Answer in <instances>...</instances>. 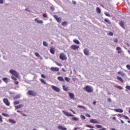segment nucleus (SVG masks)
<instances>
[{"label":"nucleus","instance_id":"obj_1","mask_svg":"<svg viewBox=\"0 0 130 130\" xmlns=\"http://www.w3.org/2000/svg\"><path fill=\"white\" fill-rule=\"evenodd\" d=\"M84 90L88 93H93V87L90 85H87L85 87H84Z\"/></svg>","mask_w":130,"mask_h":130},{"label":"nucleus","instance_id":"obj_2","mask_svg":"<svg viewBox=\"0 0 130 130\" xmlns=\"http://www.w3.org/2000/svg\"><path fill=\"white\" fill-rule=\"evenodd\" d=\"M9 73H10L11 75H13V76H15L16 78L19 77V73L14 70H10Z\"/></svg>","mask_w":130,"mask_h":130},{"label":"nucleus","instance_id":"obj_3","mask_svg":"<svg viewBox=\"0 0 130 130\" xmlns=\"http://www.w3.org/2000/svg\"><path fill=\"white\" fill-rule=\"evenodd\" d=\"M59 58L60 59H61V60H66V59H67V57H66L64 54L61 53L60 54Z\"/></svg>","mask_w":130,"mask_h":130},{"label":"nucleus","instance_id":"obj_4","mask_svg":"<svg viewBox=\"0 0 130 130\" xmlns=\"http://www.w3.org/2000/svg\"><path fill=\"white\" fill-rule=\"evenodd\" d=\"M51 88H52V89H53V90H54V91H56V92H60V89H59V88H58L54 85H52Z\"/></svg>","mask_w":130,"mask_h":130},{"label":"nucleus","instance_id":"obj_5","mask_svg":"<svg viewBox=\"0 0 130 130\" xmlns=\"http://www.w3.org/2000/svg\"><path fill=\"white\" fill-rule=\"evenodd\" d=\"M27 94H28V95H30L31 96H36V92H34L33 90H28Z\"/></svg>","mask_w":130,"mask_h":130},{"label":"nucleus","instance_id":"obj_6","mask_svg":"<svg viewBox=\"0 0 130 130\" xmlns=\"http://www.w3.org/2000/svg\"><path fill=\"white\" fill-rule=\"evenodd\" d=\"M90 122H91V123H99L100 121L96 119H91L90 120Z\"/></svg>","mask_w":130,"mask_h":130},{"label":"nucleus","instance_id":"obj_7","mask_svg":"<svg viewBox=\"0 0 130 130\" xmlns=\"http://www.w3.org/2000/svg\"><path fill=\"white\" fill-rule=\"evenodd\" d=\"M124 24H125V22L124 21L121 20L120 22H119V24L120 25V27L123 28V29H125L124 27Z\"/></svg>","mask_w":130,"mask_h":130},{"label":"nucleus","instance_id":"obj_8","mask_svg":"<svg viewBox=\"0 0 130 130\" xmlns=\"http://www.w3.org/2000/svg\"><path fill=\"white\" fill-rule=\"evenodd\" d=\"M70 48H71L73 50H76V49H79V47L77 45H73L71 46Z\"/></svg>","mask_w":130,"mask_h":130},{"label":"nucleus","instance_id":"obj_9","mask_svg":"<svg viewBox=\"0 0 130 130\" xmlns=\"http://www.w3.org/2000/svg\"><path fill=\"white\" fill-rule=\"evenodd\" d=\"M63 113L66 115V116H69V117H74V115H72V114H70L69 112H66L64 111H62Z\"/></svg>","mask_w":130,"mask_h":130},{"label":"nucleus","instance_id":"obj_10","mask_svg":"<svg viewBox=\"0 0 130 130\" xmlns=\"http://www.w3.org/2000/svg\"><path fill=\"white\" fill-rule=\"evenodd\" d=\"M3 102L7 106H9L10 105V102H9V100H8V99H4Z\"/></svg>","mask_w":130,"mask_h":130},{"label":"nucleus","instance_id":"obj_11","mask_svg":"<svg viewBox=\"0 0 130 130\" xmlns=\"http://www.w3.org/2000/svg\"><path fill=\"white\" fill-rule=\"evenodd\" d=\"M69 95L70 99H72L73 100H75V94L72 92L69 93Z\"/></svg>","mask_w":130,"mask_h":130},{"label":"nucleus","instance_id":"obj_12","mask_svg":"<svg viewBox=\"0 0 130 130\" xmlns=\"http://www.w3.org/2000/svg\"><path fill=\"white\" fill-rule=\"evenodd\" d=\"M50 70L51 71H53V72H58L59 71V69H58V68L57 67H51L50 68Z\"/></svg>","mask_w":130,"mask_h":130},{"label":"nucleus","instance_id":"obj_13","mask_svg":"<svg viewBox=\"0 0 130 130\" xmlns=\"http://www.w3.org/2000/svg\"><path fill=\"white\" fill-rule=\"evenodd\" d=\"M114 111H116V112H119L120 113H122V112H123V110L121 109H115Z\"/></svg>","mask_w":130,"mask_h":130},{"label":"nucleus","instance_id":"obj_14","mask_svg":"<svg viewBox=\"0 0 130 130\" xmlns=\"http://www.w3.org/2000/svg\"><path fill=\"white\" fill-rule=\"evenodd\" d=\"M83 52L85 55H88L89 54V50L88 49H84Z\"/></svg>","mask_w":130,"mask_h":130},{"label":"nucleus","instance_id":"obj_15","mask_svg":"<svg viewBox=\"0 0 130 130\" xmlns=\"http://www.w3.org/2000/svg\"><path fill=\"white\" fill-rule=\"evenodd\" d=\"M50 51L52 54H54L55 52V49L54 48H51Z\"/></svg>","mask_w":130,"mask_h":130},{"label":"nucleus","instance_id":"obj_16","mask_svg":"<svg viewBox=\"0 0 130 130\" xmlns=\"http://www.w3.org/2000/svg\"><path fill=\"white\" fill-rule=\"evenodd\" d=\"M116 49V50H118V53H121V52H122V50H121V48L120 47H117Z\"/></svg>","mask_w":130,"mask_h":130},{"label":"nucleus","instance_id":"obj_17","mask_svg":"<svg viewBox=\"0 0 130 130\" xmlns=\"http://www.w3.org/2000/svg\"><path fill=\"white\" fill-rule=\"evenodd\" d=\"M35 22H37L38 24H42L43 23V21L42 20H39L38 18H36L35 19Z\"/></svg>","mask_w":130,"mask_h":130},{"label":"nucleus","instance_id":"obj_18","mask_svg":"<svg viewBox=\"0 0 130 130\" xmlns=\"http://www.w3.org/2000/svg\"><path fill=\"white\" fill-rule=\"evenodd\" d=\"M57 80L59 81H60L61 82H64V79H63V78L61 76H59L57 77Z\"/></svg>","mask_w":130,"mask_h":130},{"label":"nucleus","instance_id":"obj_19","mask_svg":"<svg viewBox=\"0 0 130 130\" xmlns=\"http://www.w3.org/2000/svg\"><path fill=\"white\" fill-rule=\"evenodd\" d=\"M117 80H118V81H120V82H121V83H123V79H122V78H121V77H119V76H117L116 77Z\"/></svg>","mask_w":130,"mask_h":130},{"label":"nucleus","instance_id":"obj_20","mask_svg":"<svg viewBox=\"0 0 130 130\" xmlns=\"http://www.w3.org/2000/svg\"><path fill=\"white\" fill-rule=\"evenodd\" d=\"M118 75H120L121 76H122V77H124V76H125V74L121 71L118 72Z\"/></svg>","mask_w":130,"mask_h":130},{"label":"nucleus","instance_id":"obj_21","mask_svg":"<svg viewBox=\"0 0 130 130\" xmlns=\"http://www.w3.org/2000/svg\"><path fill=\"white\" fill-rule=\"evenodd\" d=\"M21 97H22V95L20 94H18L15 96L14 99H20V98H21Z\"/></svg>","mask_w":130,"mask_h":130},{"label":"nucleus","instance_id":"obj_22","mask_svg":"<svg viewBox=\"0 0 130 130\" xmlns=\"http://www.w3.org/2000/svg\"><path fill=\"white\" fill-rule=\"evenodd\" d=\"M58 129H61V130H67V127H63L62 126H58Z\"/></svg>","mask_w":130,"mask_h":130},{"label":"nucleus","instance_id":"obj_23","mask_svg":"<svg viewBox=\"0 0 130 130\" xmlns=\"http://www.w3.org/2000/svg\"><path fill=\"white\" fill-rule=\"evenodd\" d=\"M23 106H24L23 105L20 104L18 106H15V107L16 109H19V108H21V107H23Z\"/></svg>","mask_w":130,"mask_h":130},{"label":"nucleus","instance_id":"obj_24","mask_svg":"<svg viewBox=\"0 0 130 130\" xmlns=\"http://www.w3.org/2000/svg\"><path fill=\"white\" fill-rule=\"evenodd\" d=\"M105 22H106V23H108V24H111V21L107 18L105 19Z\"/></svg>","mask_w":130,"mask_h":130},{"label":"nucleus","instance_id":"obj_25","mask_svg":"<svg viewBox=\"0 0 130 130\" xmlns=\"http://www.w3.org/2000/svg\"><path fill=\"white\" fill-rule=\"evenodd\" d=\"M73 42L74 43H76V44H80V41L77 39H75L73 40Z\"/></svg>","mask_w":130,"mask_h":130},{"label":"nucleus","instance_id":"obj_26","mask_svg":"<svg viewBox=\"0 0 130 130\" xmlns=\"http://www.w3.org/2000/svg\"><path fill=\"white\" fill-rule=\"evenodd\" d=\"M96 12L98 14H101V10H100V8H99V7H98L96 8Z\"/></svg>","mask_w":130,"mask_h":130},{"label":"nucleus","instance_id":"obj_27","mask_svg":"<svg viewBox=\"0 0 130 130\" xmlns=\"http://www.w3.org/2000/svg\"><path fill=\"white\" fill-rule=\"evenodd\" d=\"M9 121L10 122H11V123H16L15 121H14V120L12 119H9Z\"/></svg>","mask_w":130,"mask_h":130},{"label":"nucleus","instance_id":"obj_28","mask_svg":"<svg viewBox=\"0 0 130 130\" xmlns=\"http://www.w3.org/2000/svg\"><path fill=\"white\" fill-rule=\"evenodd\" d=\"M3 81L5 82V83H8V78L4 77L2 79Z\"/></svg>","mask_w":130,"mask_h":130},{"label":"nucleus","instance_id":"obj_29","mask_svg":"<svg viewBox=\"0 0 130 130\" xmlns=\"http://www.w3.org/2000/svg\"><path fill=\"white\" fill-rule=\"evenodd\" d=\"M56 20L57 22H58V23H61V18L60 17L58 18Z\"/></svg>","mask_w":130,"mask_h":130},{"label":"nucleus","instance_id":"obj_30","mask_svg":"<svg viewBox=\"0 0 130 130\" xmlns=\"http://www.w3.org/2000/svg\"><path fill=\"white\" fill-rule=\"evenodd\" d=\"M43 44L44 45V46H48V44H47V42H46V41H44L43 42Z\"/></svg>","mask_w":130,"mask_h":130},{"label":"nucleus","instance_id":"obj_31","mask_svg":"<svg viewBox=\"0 0 130 130\" xmlns=\"http://www.w3.org/2000/svg\"><path fill=\"white\" fill-rule=\"evenodd\" d=\"M11 79H12V80H14V81H17V77H15V76H11Z\"/></svg>","mask_w":130,"mask_h":130},{"label":"nucleus","instance_id":"obj_32","mask_svg":"<svg viewBox=\"0 0 130 130\" xmlns=\"http://www.w3.org/2000/svg\"><path fill=\"white\" fill-rule=\"evenodd\" d=\"M95 126L97 127V128H102V125H95Z\"/></svg>","mask_w":130,"mask_h":130},{"label":"nucleus","instance_id":"obj_33","mask_svg":"<svg viewBox=\"0 0 130 130\" xmlns=\"http://www.w3.org/2000/svg\"><path fill=\"white\" fill-rule=\"evenodd\" d=\"M67 24H68V22H67L66 21H64L61 23V25L62 26H66V25H67Z\"/></svg>","mask_w":130,"mask_h":130},{"label":"nucleus","instance_id":"obj_34","mask_svg":"<svg viewBox=\"0 0 130 130\" xmlns=\"http://www.w3.org/2000/svg\"><path fill=\"white\" fill-rule=\"evenodd\" d=\"M70 80H71V78L67 77H65V80L66 81V82H70Z\"/></svg>","mask_w":130,"mask_h":130},{"label":"nucleus","instance_id":"obj_35","mask_svg":"<svg viewBox=\"0 0 130 130\" xmlns=\"http://www.w3.org/2000/svg\"><path fill=\"white\" fill-rule=\"evenodd\" d=\"M72 119H73V120H75L76 121H78L79 120V118L76 117L72 118Z\"/></svg>","mask_w":130,"mask_h":130},{"label":"nucleus","instance_id":"obj_36","mask_svg":"<svg viewBox=\"0 0 130 130\" xmlns=\"http://www.w3.org/2000/svg\"><path fill=\"white\" fill-rule=\"evenodd\" d=\"M115 87H116V88H117V89H119V90H122V89H123L120 86H116Z\"/></svg>","mask_w":130,"mask_h":130},{"label":"nucleus","instance_id":"obj_37","mask_svg":"<svg viewBox=\"0 0 130 130\" xmlns=\"http://www.w3.org/2000/svg\"><path fill=\"white\" fill-rule=\"evenodd\" d=\"M104 14L107 16V17H111V15H110V14H108L107 12H105Z\"/></svg>","mask_w":130,"mask_h":130},{"label":"nucleus","instance_id":"obj_38","mask_svg":"<svg viewBox=\"0 0 130 130\" xmlns=\"http://www.w3.org/2000/svg\"><path fill=\"white\" fill-rule=\"evenodd\" d=\"M107 35H109V36H113V32H109L107 34Z\"/></svg>","mask_w":130,"mask_h":130},{"label":"nucleus","instance_id":"obj_39","mask_svg":"<svg viewBox=\"0 0 130 130\" xmlns=\"http://www.w3.org/2000/svg\"><path fill=\"white\" fill-rule=\"evenodd\" d=\"M85 126H87V127H90V128H94V126L90 125H86Z\"/></svg>","mask_w":130,"mask_h":130},{"label":"nucleus","instance_id":"obj_40","mask_svg":"<svg viewBox=\"0 0 130 130\" xmlns=\"http://www.w3.org/2000/svg\"><path fill=\"white\" fill-rule=\"evenodd\" d=\"M63 89L64 90V91H68V87H66V86L63 85Z\"/></svg>","mask_w":130,"mask_h":130},{"label":"nucleus","instance_id":"obj_41","mask_svg":"<svg viewBox=\"0 0 130 130\" xmlns=\"http://www.w3.org/2000/svg\"><path fill=\"white\" fill-rule=\"evenodd\" d=\"M78 107H79V108H83V109L86 110V108H85V107L83 106L79 105V106H78Z\"/></svg>","mask_w":130,"mask_h":130},{"label":"nucleus","instance_id":"obj_42","mask_svg":"<svg viewBox=\"0 0 130 130\" xmlns=\"http://www.w3.org/2000/svg\"><path fill=\"white\" fill-rule=\"evenodd\" d=\"M113 41H114V42H115V43H117V42H118V39H113Z\"/></svg>","mask_w":130,"mask_h":130},{"label":"nucleus","instance_id":"obj_43","mask_svg":"<svg viewBox=\"0 0 130 130\" xmlns=\"http://www.w3.org/2000/svg\"><path fill=\"white\" fill-rule=\"evenodd\" d=\"M14 105H17V104H20V102H19L18 101H15L14 102Z\"/></svg>","mask_w":130,"mask_h":130},{"label":"nucleus","instance_id":"obj_44","mask_svg":"<svg viewBox=\"0 0 130 130\" xmlns=\"http://www.w3.org/2000/svg\"><path fill=\"white\" fill-rule=\"evenodd\" d=\"M35 54L36 56H37V57H40V55H39V53H35Z\"/></svg>","mask_w":130,"mask_h":130},{"label":"nucleus","instance_id":"obj_45","mask_svg":"<svg viewBox=\"0 0 130 130\" xmlns=\"http://www.w3.org/2000/svg\"><path fill=\"white\" fill-rule=\"evenodd\" d=\"M43 17L44 18H47V13H44L43 15Z\"/></svg>","mask_w":130,"mask_h":130},{"label":"nucleus","instance_id":"obj_46","mask_svg":"<svg viewBox=\"0 0 130 130\" xmlns=\"http://www.w3.org/2000/svg\"><path fill=\"white\" fill-rule=\"evenodd\" d=\"M123 117H124L125 119H129V118H128V117H127V116L126 115H124Z\"/></svg>","mask_w":130,"mask_h":130},{"label":"nucleus","instance_id":"obj_47","mask_svg":"<svg viewBox=\"0 0 130 130\" xmlns=\"http://www.w3.org/2000/svg\"><path fill=\"white\" fill-rule=\"evenodd\" d=\"M41 82H42V83H43V84H46V82H45V81H44V80L42 79H41Z\"/></svg>","mask_w":130,"mask_h":130},{"label":"nucleus","instance_id":"obj_48","mask_svg":"<svg viewBox=\"0 0 130 130\" xmlns=\"http://www.w3.org/2000/svg\"><path fill=\"white\" fill-rule=\"evenodd\" d=\"M14 83L15 84V85H18L19 82L15 80V81H14Z\"/></svg>","mask_w":130,"mask_h":130},{"label":"nucleus","instance_id":"obj_49","mask_svg":"<svg viewBox=\"0 0 130 130\" xmlns=\"http://www.w3.org/2000/svg\"><path fill=\"white\" fill-rule=\"evenodd\" d=\"M81 118H82V119H86V117H85V116L81 115Z\"/></svg>","mask_w":130,"mask_h":130},{"label":"nucleus","instance_id":"obj_50","mask_svg":"<svg viewBox=\"0 0 130 130\" xmlns=\"http://www.w3.org/2000/svg\"><path fill=\"white\" fill-rule=\"evenodd\" d=\"M126 89H127L128 90H129L130 91V86L127 85L125 86Z\"/></svg>","mask_w":130,"mask_h":130},{"label":"nucleus","instance_id":"obj_51","mask_svg":"<svg viewBox=\"0 0 130 130\" xmlns=\"http://www.w3.org/2000/svg\"><path fill=\"white\" fill-rule=\"evenodd\" d=\"M25 11H26V12H28V13H31V11H30L28 8H26L25 9Z\"/></svg>","mask_w":130,"mask_h":130},{"label":"nucleus","instance_id":"obj_52","mask_svg":"<svg viewBox=\"0 0 130 130\" xmlns=\"http://www.w3.org/2000/svg\"><path fill=\"white\" fill-rule=\"evenodd\" d=\"M126 67V68H127V69L128 70H130V66H129V64H127Z\"/></svg>","mask_w":130,"mask_h":130},{"label":"nucleus","instance_id":"obj_53","mask_svg":"<svg viewBox=\"0 0 130 130\" xmlns=\"http://www.w3.org/2000/svg\"><path fill=\"white\" fill-rule=\"evenodd\" d=\"M118 115L119 116H120V117H123V116H124V115L121 114H118Z\"/></svg>","mask_w":130,"mask_h":130},{"label":"nucleus","instance_id":"obj_54","mask_svg":"<svg viewBox=\"0 0 130 130\" xmlns=\"http://www.w3.org/2000/svg\"><path fill=\"white\" fill-rule=\"evenodd\" d=\"M86 116H87V117H91V115H90L89 114H86Z\"/></svg>","mask_w":130,"mask_h":130},{"label":"nucleus","instance_id":"obj_55","mask_svg":"<svg viewBox=\"0 0 130 130\" xmlns=\"http://www.w3.org/2000/svg\"><path fill=\"white\" fill-rule=\"evenodd\" d=\"M2 115H3V116H8V114L4 113L2 114Z\"/></svg>","mask_w":130,"mask_h":130},{"label":"nucleus","instance_id":"obj_56","mask_svg":"<svg viewBox=\"0 0 130 130\" xmlns=\"http://www.w3.org/2000/svg\"><path fill=\"white\" fill-rule=\"evenodd\" d=\"M72 3L74 4V5H77V2H76L75 1H72Z\"/></svg>","mask_w":130,"mask_h":130},{"label":"nucleus","instance_id":"obj_57","mask_svg":"<svg viewBox=\"0 0 130 130\" xmlns=\"http://www.w3.org/2000/svg\"><path fill=\"white\" fill-rule=\"evenodd\" d=\"M54 17L55 18V19L56 20L58 18V17H57V15H54Z\"/></svg>","mask_w":130,"mask_h":130},{"label":"nucleus","instance_id":"obj_58","mask_svg":"<svg viewBox=\"0 0 130 130\" xmlns=\"http://www.w3.org/2000/svg\"><path fill=\"white\" fill-rule=\"evenodd\" d=\"M0 4H4V0H0Z\"/></svg>","mask_w":130,"mask_h":130},{"label":"nucleus","instance_id":"obj_59","mask_svg":"<svg viewBox=\"0 0 130 130\" xmlns=\"http://www.w3.org/2000/svg\"><path fill=\"white\" fill-rule=\"evenodd\" d=\"M50 9L51 10V11H54V7H51Z\"/></svg>","mask_w":130,"mask_h":130},{"label":"nucleus","instance_id":"obj_60","mask_svg":"<svg viewBox=\"0 0 130 130\" xmlns=\"http://www.w3.org/2000/svg\"><path fill=\"white\" fill-rule=\"evenodd\" d=\"M108 101H109V102H111V99L110 98L108 99Z\"/></svg>","mask_w":130,"mask_h":130},{"label":"nucleus","instance_id":"obj_61","mask_svg":"<svg viewBox=\"0 0 130 130\" xmlns=\"http://www.w3.org/2000/svg\"><path fill=\"white\" fill-rule=\"evenodd\" d=\"M41 77H42V78H45V75L42 74V75H41Z\"/></svg>","mask_w":130,"mask_h":130},{"label":"nucleus","instance_id":"obj_62","mask_svg":"<svg viewBox=\"0 0 130 130\" xmlns=\"http://www.w3.org/2000/svg\"><path fill=\"white\" fill-rule=\"evenodd\" d=\"M99 130H106V128H103L102 129H100Z\"/></svg>","mask_w":130,"mask_h":130},{"label":"nucleus","instance_id":"obj_63","mask_svg":"<svg viewBox=\"0 0 130 130\" xmlns=\"http://www.w3.org/2000/svg\"><path fill=\"white\" fill-rule=\"evenodd\" d=\"M62 72H66V69L64 68H62Z\"/></svg>","mask_w":130,"mask_h":130},{"label":"nucleus","instance_id":"obj_64","mask_svg":"<svg viewBox=\"0 0 130 130\" xmlns=\"http://www.w3.org/2000/svg\"><path fill=\"white\" fill-rule=\"evenodd\" d=\"M111 130H116V129H115L114 128H111Z\"/></svg>","mask_w":130,"mask_h":130}]
</instances>
